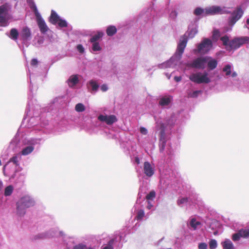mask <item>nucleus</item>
Listing matches in <instances>:
<instances>
[{"instance_id":"nucleus-56","label":"nucleus","mask_w":249,"mask_h":249,"mask_svg":"<svg viewBox=\"0 0 249 249\" xmlns=\"http://www.w3.org/2000/svg\"><path fill=\"white\" fill-rule=\"evenodd\" d=\"M135 161L138 163V164H139L140 163V160L138 158V157H136L135 158Z\"/></svg>"},{"instance_id":"nucleus-11","label":"nucleus","mask_w":249,"mask_h":249,"mask_svg":"<svg viewBox=\"0 0 249 249\" xmlns=\"http://www.w3.org/2000/svg\"><path fill=\"white\" fill-rule=\"evenodd\" d=\"M202 203L200 199L198 197L195 200H193L191 197H179L177 201L178 205L180 207H182L187 205H200Z\"/></svg>"},{"instance_id":"nucleus-42","label":"nucleus","mask_w":249,"mask_h":249,"mask_svg":"<svg viewBox=\"0 0 249 249\" xmlns=\"http://www.w3.org/2000/svg\"><path fill=\"white\" fill-rule=\"evenodd\" d=\"M209 244L210 249H215L217 247V241L215 239H211Z\"/></svg>"},{"instance_id":"nucleus-59","label":"nucleus","mask_w":249,"mask_h":249,"mask_svg":"<svg viewBox=\"0 0 249 249\" xmlns=\"http://www.w3.org/2000/svg\"><path fill=\"white\" fill-rule=\"evenodd\" d=\"M34 119H35V118H31V119H30V122H32V121H33Z\"/></svg>"},{"instance_id":"nucleus-57","label":"nucleus","mask_w":249,"mask_h":249,"mask_svg":"<svg viewBox=\"0 0 249 249\" xmlns=\"http://www.w3.org/2000/svg\"><path fill=\"white\" fill-rule=\"evenodd\" d=\"M166 76L167 77L168 79H169L171 77V74H166Z\"/></svg>"},{"instance_id":"nucleus-26","label":"nucleus","mask_w":249,"mask_h":249,"mask_svg":"<svg viewBox=\"0 0 249 249\" xmlns=\"http://www.w3.org/2000/svg\"><path fill=\"white\" fill-rule=\"evenodd\" d=\"M7 35L11 39L18 43V37H19V33L16 29L12 28L10 30L9 34H7Z\"/></svg>"},{"instance_id":"nucleus-33","label":"nucleus","mask_w":249,"mask_h":249,"mask_svg":"<svg viewBox=\"0 0 249 249\" xmlns=\"http://www.w3.org/2000/svg\"><path fill=\"white\" fill-rule=\"evenodd\" d=\"M102 50V47L99 42L91 43V52L95 53Z\"/></svg>"},{"instance_id":"nucleus-13","label":"nucleus","mask_w":249,"mask_h":249,"mask_svg":"<svg viewBox=\"0 0 249 249\" xmlns=\"http://www.w3.org/2000/svg\"><path fill=\"white\" fill-rule=\"evenodd\" d=\"M206 56L198 57L187 64L188 67L199 69H204L207 63Z\"/></svg>"},{"instance_id":"nucleus-47","label":"nucleus","mask_w":249,"mask_h":249,"mask_svg":"<svg viewBox=\"0 0 249 249\" xmlns=\"http://www.w3.org/2000/svg\"><path fill=\"white\" fill-rule=\"evenodd\" d=\"M242 237L239 233V231L232 235V239L234 241H238Z\"/></svg>"},{"instance_id":"nucleus-34","label":"nucleus","mask_w":249,"mask_h":249,"mask_svg":"<svg viewBox=\"0 0 249 249\" xmlns=\"http://www.w3.org/2000/svg\"><path fill=\"white\" fill-rule=\"evenodd\" d=\"M115 239H110L107 244L102 246V249H113Z\"/></svg>"},{"instance_id":"nucleus-58","label":"nucleus","mask_w":249,"mask_h":249,"mask_svg":"<svg viewBox=\"0 0 249 249\" xmlns=\"http://www.w3.org/2000/svg\"><path fill=\"white\" fill-rule=\"evenodd\" d=\"M142 188L140 187V191L142 192ZM140 194H141V193H140V192H139L138 195L140 196Z\"/></svg>"},{"instance_id":"nucleus-21","label":"nucleus","mask_w":249,"mask_h":249,"mask_svg":"<svg viewBox=\"0 0 249 249\" xmlns=\"http://www.w3.org/2000/svg\"><path fill=\"white\" fill-rule=\"evenodd\" d=\"M29 72L30 73V70H29ZM31 74L30 73V78H31ZM32 82L30 81V85L29 86L30 91V93L28 95V103H27V107L26 109V111L28 113V111L30 110V108L32 107V106L34 105V103L36 101V100H33V96L32 95L33 93V90L32 87Z\"/></svg>"},{"instance_id":"nucleus-36","label":"nucleus","mask_w":249,"mask_h":249,"mask_svg":"<svg viewBox=\"0 0 249 249\" xmlns=\"http://www.w3.org/2000/svg\"><path fill=\"white\" fill-rule=\"evenodd\" d=\"M14 188L12 185L7 186L4 190V195L5 196H10L13 193Z\"/></svg>"},{"instance_id":"nucleus-53","label":"nucleus","mask_w":249,"mask_h":249,"mask_svg":"<svg viewBox=\"0 0 249 249\" xmlns=\"http://www.w3.org/2000/svg\"><path fill=\"white\" fill-rule=\"evenodd\" d=\"M181 79L182 78L181 76H175L174 77V80L177 82L180 81Z\"/></svg>"},{"instance_id":"nucleus-38","label":"nucleus","mask_w":249,"mask_h":249,"mask_svg":"<svg viewBox=\"0 0 249 249\" xmlns=\"http://www.w3.org/2000/svg\"><path fill=\"white\" fill-rule=\"evenodd\" d=\"M239 231V233L242 237L248 238L249 237V229H241Z\"/></svg>"},{"instance_id":"nucleus-5","label":"nucleus","mask_w":249,"mask_h":249,"mask_svg":"<svg viewBox=\"0 0 249 249\" xmlns=\"http://www.w3.org/2000/svg\"><path fill=\"white\" fill-rule=\"evenodd\" d=\"M189 78L192 82L197 84H207L211 81L209 73L206 71L191 73L189 76Z\"/></svg>"},{"instance_id":"nucleus-43","label":"nucleus","mask_w":249,"mask_h":249,"mask_svg":"<svg viewBox=\"0 0 249 249\" xmlns=\"http://www.w3.org/2000/svg\"><path fill=\"white\" fill-rule=\"evenodd\" d=\"M220 36V32L217 30H214L213 34V39L214 41H216Z\"/></svg>"},{"instance_id":"nucleus-51","label":"nucleus","mask_w":249,"mask_h":249,"mask_svg":"<svg viewBox=\"0 0 249 249\" xmlns=\"http://www.w3.org/2000/svg\"><path fill=\"white\" fill-rule=\"evenodd\" d=\"M140 132L143 135H146L147 134V130L144 127H141L140 128Z\"/></svg>"},{"instance_id":"nucleus-60","label":"nucleus","mask_w":249,"mask_h":249,"mask_svg":"<svg viewBox=\"0 0 249 249\" xmlns=\"http://www.w3.org/2000/svg\"><path fill=\"white\" fill-rule=\"evenodd\" d=\"M59 234H60V235H61V236H62V235H63V232H62V231H59Z\"/></svg>"},{"instance_id":"nucleus-37","label":"nucleus","mask_w":249,"mask_h":249,"mask_svg":"<svg viewBox=\"0 0 249 249\" xmlns=\"http://www.w3.org/2000/svg\"><path fill=\"white\" fill-rule=\"evenodd\" d=\"M85 106L82 103H78L75 107V109L77 112H81L85 110Z\"/></svg>"},{"instance_id":"nucleus-2","label":"nucleus","mask_w":249,"mask_h":249,"mask_svg":"<svg viewBox=\"0 0 249 249\" xmlns=\"http://www.w3.org/2000/svg\"><path fill=\"white\" fill-rule=\"evenodd\" d=\"M177 115L173 113L170 117H167L163 122L160 124V139L159 142L160 151V153L165 152L167 155L172 156L175 152V149L171 145L170 140L168 135L169 130L175 124Z\"/></svg>"},{"instance_id":"nucleus-31","label":"nucleus","mask_w":249,"mask_h":249,"mask_svg":"<svg viewBox=\"0 0 249 249\" xmlns=\"http://www.w3.org/2000/svg\"><path fill=\"white\" fill-rule=\"evenodd\" d=\"M73 249H98L95 247L88 246L84 243H79V244L73 246Z\"/></svg>"},{"instance_id":"nucleus-52","label":"nucleus","mask_w":249,"mask_h":249,"mask_svg":"<svg viewBox=\"0 0 249 249\" xmlns=\"http://www.w3.org/2000/svg\"><path fill=\"white\" fill-rule=\"evenodd\" d=\"M38 63V61L37 60V59H36V58H34L32 60H31V65L32 66H36Z\"/></svg>"},{"instance_id":"nucleus-54","label":"nucleus","mask_w":249,"mask_h":249,"mask_svg":"<svg viewBox=\"0 0 249 249\" xmlns=\"http://www.w3.org/2000/svg\"><path fill=\"white\" fill-rule=\"evenodd\" d=\"M245 27L249 30V18L247 19L246 23V24L245 25Z\"/></svg>"},{"instance_id":"nucleus-30","label":"nucleus","mask_w":249,"mask_h":249,"mask_svg":"<svg viewBox=\"0 0 249 249\" xmlns=\"http://www.w3.org/2000/svg\"><path fill=\"white\" fill-rule=\"evenodd\" d=\"M117 28L115 26L110 25L107 27L106 32L107 36H111L117 33Z\"/></svg>"},{"instance_id":"nucleus-63","label":"nucleus","mask_w":249,"mask_h":249,"mask_svg":"<svg viewBox=\"0 0 249 249\" xmlns=\"http://www.w3.org/2000/svg\"><path fill=\"white\" fill-rule=\"evenodd\" d=\"M18 44V46H20V44L18 43V42L17 43Z\"/></svg>"},{"instance_id":"nucleus-45","label":"nucleus","mask_w":249,"mask_h":249,"mask_svg":"<svg viewBox=\"0 0 249 249\" xmlns=\"http://www.w3.org/2000/svg\"><path fill=\"white\" fill-rule=\"evenodd\" d=\"M201 92V90H195L189 94V96L192 98H196Z\"/></svg>"},{"instance_id":"nucleus-32","label":"nucleus","mask_w":249,"mask_h":249,"mask_svg":"<svg viewBox=\"0 0 249 249\" xmlns=\"http://www.w3.org/2000/svg\"><path fill=\"white\" fill-rule=\"evenodd\" d=\"M27 3L28 4L29 7L31 9H32L36 16L37 15H39V13L37 8V7L36 5V3L34 2V0H26Z\"/></svg>"},{"instance_id":"nucleus-49","label":"nucleus","mask_w":249,"mask_h":249,"mask_svg":"<svg viewBox=\"0 0 249 249\" xmlns=\"http://www.w3.org/2000/svg\"><path fill=\"white\" fill-rule=\"evenodd\" d=\"M207 244L205 243H200L198 245L199 249H207Z\"/></svg>"},{"instance_id":"nucleus-35","label":"nucleus","mask_w":249,"mask_h":249,"mask_svg":"<svg viewBox=\"0 0 249 249\" xmlns=\"http://www.w3.org/2000/svg\"><path fill=\"white\" fill-rule=\"evenodd\" d=\"M43 42H44L43 37L42 36H37L36 37H35V38L34 45L37 47H39L42 45Z\"/></svg>"},{"instance_id":"nucleus-50","label":"nucleus","mask_w":249,"mask_h":249,"mask_svg":"<svg viewBox=\"0 0 249 249\" xmlns=\"http://www.w3.org/2000/svg\"><path fill=\"white\" fill-rule=\"evenodd\" d=\"M100 89L103 92H106L108 90V88L107 84H103L101 86Z\"/></svg>"},{"instance_id":"nucleus-10","label":"nucleus","mask_w":249,"mask_h":249,"mask_svg":"<svg viewBox=\"0 0 249 249\" xmlns=\"http://www.w3.org/2000/svg\"><path fill=\"white\" fill-rule=\"evenodd\" d=\"M249 42V37L247 36H241L235 37L231 40L227 47V51H231L239 48L244 44Z\"/></svg>"},{"instance_id":"nucleus-40","label":"nucleus","mask_w":249,"mask_h":249,"mask_svg":"<svg viewBox=\"0 0 249 249\" xmlns=\"http://www.w3.org/2000/svg\"><path fill=\"white\" fill-rule=\"evenodd\" d=\"M221 40L222 41L223 45L225 46L226 49L227 50V47L229 44L230 41L227 36H225L221 37Z\"/></svg>"},{"instance_id":"nucleus-24","label":"nucleus","mask_w":249,"mask_h":249,"mask_svg":"<svg viewBox=\"0 0 249 249\" xmlns=\"http://www.w3.org/2000/svg\"><path fill=\"white\" fill-rule=\"evenodd\" d=\"M57 230L56 229L52 230L50 231L47 232H42L36 235L37 239H43L45 238H50L56 235Z\"/></svg>"},{"instance_id":"nucleus-25","label":"nucleus","mask_w":249,"mask_h":249,"mask_svg":"<svg viewBox=\"0 0 249 249\" xmlns=\"http://www.w3.org/2000/svg\"><path fill=\"white\" fill-rule=\"evenodd\" d=\"M206 58H207L206 64H207L209 69L213 70L216 68L217 66V61L215 59L208 56H206Z\"/></svg>"},{"instance_id":"nucleus-62","label":"nucleus","mask_w":249,"mask_h":249,"mask_svg":"<svg viewBox=\"0 0 249 249\" xmlns=\"http://www.w3.org/2000/svg\"><path fill=\"white\" fill-rule=\"evenodd\" d=\"M121 238H122V235H120V240H121Z\"/></svg>"},{"instance_id":"nucleus-14","label":"nucleus","mask_w":249,"mask_h":249,"mask_svg":"<svg viewBox=\"0 0 249 249\" xmlns=\"http://www.w3.org/2000/svg\"><path fill=\"white\" fill-rule=\"evenodd\" d=\"M50 21L53 24H57L61 28L67 26V21L64 19L60 18L57 14L53 10H52Z\"/></svg>"},{"instance_id":"nucleus-44","label":"nucleus","mask_w":249,"mask_h":249,"mask_svg":"<svg viewBox=\"0 0 249 249\" xmlns=\"http://www.w3.org/2000/svg\"><path fill=\"white\" fill-rule=\"evenodd\" d=\"M156 196V193L154 191H151L146 196L147 200H153Z\"/></svg>"},{"instance_id":"nucleus-23","label":"nucleus","mask_w":249,"mask_h":249,"mask_svg":"<svg viewBox=\"0 0 249 249\" xmlns=\"http://www.w3.org/2000/svg\"><path fill=\"white\" fill-rule=\"evenodd\" d=\"M87 87L91 93L94 94L97 91L99 86L95 80H91L87 83Z\"/></svg>"},{"instance_id":"nucleus-12","label":"nucleus","mask_w":249,"mask_h":249,"mask_svg":"<svg viewBox=\"0 0 249 249\" xmlns=\"http://www.w3.org/2000/svg\"><path fill=\"white\" fill-rule=\"evenodd\" d=\"M244 11L242 9L239 7L233 11L231 16L229 18V24L232 27L235 23L242 17Z\"/></svg>"},{"instance_id":"nucleus-48","label":"nucleus","mask_w":249,"mask_h":249,"mask_svg":"<svg viewBox=\"0 0 249 249\" xmlns=\"http://www.w3.org/2000/svg\"><path fill=\"white\" fill-rule=\"evenodd\" d=\"M76 49L80 53H83L85 52V49L83 45L81 44L78 45L76 47Z\"/></svg>"},{"instance_id":"nucleus-6","label":"nucleus","mask_w":249,"mask_h":249,"mask_svg":"<svg viewBox=\"0 0 249 249\" xmlns=\"http://www.w3.org/2000/svg\"><path fill=\"white\" fill-rule=\"evenodd\" d=\"M42 138H30L26 140L25 144L27 145L23 147L20 152L21 155L27 156L31 154L34 150L35 146L40 145L44 142Z\"/></svg>"},{"instance_id":"nucleus-1","label":"nucleus","mask_w":249,"mask_h":249,"mask_svg":"<svg viewBox=\"0 0 249 249\" xmlns=\"http://www.w3.org/2000/svg\"><path fill=\"white\" fill-rule=\"evenodd\" d=\"M197 33V29L196 25H190L188 30L181 36L178 42L177 49L174 55L168 61L160 64L158 67L160 69L173 68L180 63V60L188 42V38H192Z\"/></svg>"},{"instance_id":"nucleus-9","label":"nucleus","mask_w":249,"mask_h":249,"mask_svg":"<svg viewBox=\"0 0 249 249\" xmlns=\"http://www.w3.org/2000/svg\"><path fill=\"white\" fill-rule=\"evenodd\" d=\"M32 38V32L28 27H23L19 33V39L21 41L22 51L24 52V47H28L30 44Z\"/></svg>"},{"instance_id":"nucleus-8","label":"nucleus","mask_w":249,"mask_h":249,"mask_svg":"<svg viewBox=\"0 0 249 249\" xmlns=\"http://www.w3.org/2000/svg\"><path fill=\"white\" fill-rule=\"evenodd\" d=\"M221 72L222 75L227 79H228L230 77H231L233 79L232 84H233V82L237 81V73L236 71H234L233 66L231 63H227L224 65L222 70Z\"/></svg>"},{"instance_id":"nucleus-17","label":"nucleus","mask_w":249,"mask_h":249,"mask_svg":"<svg viewBox=\"0 0 249 249\" xmlns=\"http://www.w3.org/2000/svg\"><path fill=\"white\" fill-rule=\"evenodd\" d=\"M142 171L146 177H152L155 172L154 164L149 161H145L143 163Z\"/></svg>"},{"instance_id":"nucleus-29","label":"nucleus","mask_w":249,"mask_h":249,"mask_svg":"<svg viewBox=\"0 0 249 249\" xmlns=\"http://www.w3.org/2000/svg\"><path fill=\"white\" fill-rule=\"evenodd\" d=\"M221 245L223 249H234L233 244L230 239H226Z\"/></svg>"},{"instance_id":"nucleus-4","label":"nucleus","mask_w":249,"mask_h":249,"mask_svg":"<svg viewBox=\"0 0 249 249\" xmlns=\"http://www.w3.org/2000/svg\"><path fill=\"white\" fill-rule=\"evenodd\" d=\"M12 6L10 3H5L0 6V24L6 27L8 25V21L12 18L11 14Z\"/></svg>"},{"instance_id":"nucleus-7","label":"nucleus","mask_w":249,"mask_h":249,"mask_svg":"<svg viewBox=\"0 0 249 249\" xmlns=\"http://www.w3.org/2000/svg\"><path fill=\"white\" fill-rule=\"evenodd\" d=\"M213 49V43L211 39L204 38L201 43L197 44V48L194 50L195 53L205 54Z\"/></svg>"},{"instance_id":"nucleus-41","label":"nucleus","mask_w":249,"mask_h":249,"mask_svg":"<svg viewBox=\"0 0 249 249\" xmlns=\"http://www.w3.org/2000/svg\"><path fill=\"white\" fill-rule=\"evenodd\" d=\"M145 215L144 212L143 210H140L138 211L136 216V218L137 220H141L144 217Z\"/></svg>"},{"instance_id":"nucleus-3","label":"nucleus","mask_w":249,"mask_h":249,"mask_svg":"<svg viewBox=\"0 0 249 249\" xmlns=\"http://www.w3.org/2000/svg\"><path fill=\"white\" fill-rule=\"evenodd\" d=\"M36 204L34 198L29 195H22L16 202V212L18 215L23 216L26 213L27 208Z\"/></svg>"},{"instance_id":"nucleus-15","label":"nucleus","mask_w":249,"mask_h":249,"mask_svg":"<svg viewBox=\"0 0 249 249\" xmlns=\"http://www.w3.org/2000/svg\"><path fill=\"white\" fill-rule=\"evenodd\" d=\"M226 12V8L225 7L213 5L205 8V15H221Z\"/></svg>"},{"instance_id":"nucleus-64","label":"nucleus","mask_w":249,"mask_h":249,"mask_svg":"<svg viewBox=\"0 0 249 249\" xmlns=\"http://www.w3.org/2000/svg\"><path fill=\"white\" fill-rule=\"evenodd\" d=\"M18 44V46H20V44L18 43V42L17 43Z\"/></svg>"},{"instance_id":"nucleus-39","label":"nucleus","mask_w":249,"mask_h":249,"mask_svg":"<svg viewBox=\"0 0 249 249\" xmlns=\"http://www.w3.org/2000/svg\"><path fill=\"white\" fill-rule=\"evenodd\" d=\"M194 13L196 16H199L202 14L205 15V8L203 9L200 7H197L195 9Z\"/></svg>"},{"instance_id":"nucleus-19","label":"nucleus","mask_w":249,"mask_h":249,"mask_svg":"<svg viewBox=\"0 0 249 249\" xmlns=\"http://www.w3.org/2000/svg\"><path fill=\"white\" fill-rule=\"evenodd\" d=\"M37 23L41 33L45 34L49 30V28L46 25L44 20L41 17L40 14L37 15Z\"/></svg>"},{"instance_id":"nucleus-28","label":"nucleus","mask_w":249,"mask_h":249,"mask_svg":"<svg viewBox=\"0 0 249 249\" xmlns=\"http://www.w3.org/2000/svg\"><path fill=\"white\" fill-rule=\"evenodd\" d=\"M103 36L104 33L103 32L98 31L96 34L91 37L89 39V42L91 43L99 42L98 41L103 37Z\"/></svg>"},{"instance_id":"nucleus-46","label":"nucleus","mask_w":249,"mask_h":249,"mask_svg":"<svg viewBox=\"0 0 249 249\" xmlns=\"http://www.w3.org/2000/svg\"><path fill=\"white\" fill-rule=\"evenodd\" d=\"M178 13L175 9L173 8L169 14V17L172 19H175L177 17Z\"/></svg>"},{"instance_id":"nucleus-18","label":"nucleus","mask_w":249,"mask_h":249,"mask_svg":"<svg viewBox=\"0 0 249 249\" xmlns=\"http://www.w3.org/2000/svg\"><path fill=\"white\" fill-rule=\"evenodd\" d=\"M21 160V157L19 155H17L11 158L9 160L7 163L3 166V171L4 172L6 168L11 166L12 165L14 166L15 167H17L19 165V161Z\"/></svg>"},{"instance_id":"nucleus-61","label":"nucleus","mask_w":249,"mask_h":249,"mask_svg":"<svg viewBox=\"0 0 249 249\" xmlns=\"http://www.w3.org/2000/svg\"><path fill=\"white\" fill-rule=\"evenodd\" d=\"M0 165H1V161L0 160Z\"/></svg>"},{"instance_id":"nucleus-20","label":"nucleus","mask_w":249,"mask_h":249,"mask_svg":"<svg viewBox=\"0 0 249 249\" xmlns=\"http://www.w3.org/2000/svg\"><path fill=\"white\" fill-rule=\"evenodd\" d=\"M172 100V96L170 95L164 96L160 99L159 104L162 108H167L170 106Z\"/></svg>"},{"instance_id":"nucleus-27","label":"nucleus","mask_w":249,"mask_h":249,"mask_svg":"<svg viewBox=\"0 0 249 249\" xmlns=\"http://www.w3.org/2000/svg\"><path fill=\"white\" fill-rule=\"evenodd\" d=\"M79 82L78 76L77 75H72L71 76L68 80L69 86L72 88L75 86Z\"/></svg>"},{"instance_id":"nucleus-55","label":"nucleus","mask_w":249,"mask_h":249,"mask_svg":"<svg viewBox=\"0 0 249 249\" xmlns=\"http://www.w3.org/2000/svg\"><path fill=\"white\" fill-rule=\"evenodd\" d=\"M3 188V183L2 181L0 179V191Z\"/></svg>"},{"instance_id":"nucleus-22","label":"nucleus","mask_w":249,"mask_h":249,"mask_svg":"<svg viewBox=\"0 0 249 249\" xmlns=\"http://www.w3.org/2000/svg\"><path fill=\"white\" fill-rule=\"evenodd\" d=\"M201 224L196 218H191L189 219L188 226L191 230L195 231L201 227Z\"/></svg>"},{"instance_id":"nucleus-16","label":"nucleus","mask_w":249,"mask_h":249,"mask_svg":"<svg viewBox=\"0 0 249 249\" xmlns=\"http://www.w3.org/2000/svg\"><path fill=\"white\" fill-rule=\"evenodd\" d=\"M98 119L100 122L105 123L108 125H112L118 120L116 116L114 115H107L105 113L99 114Z\"/></svg>"}]
</instances>
